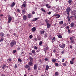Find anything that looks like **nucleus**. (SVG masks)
<instances>
[{"mask_svg": "<svg viewBox=\"0 0 76 76\" xmlns=\"http://www.w3.org/2000/svg\"><path fill=\"white\" fill-rule=\"evenodd\" d=\"M45 32V31H41L40 32V33L41 34H44Z\"/></svg>", "mask_w": 76, "mask_h": 76, "instance_id": "19", "label": "nucleus"}, {"mask_svg": "<svg viewBox=\"0 0 76 76\" xmlns=\"http://www.w3.org/2000/svg\"><path fill=\"white\" fill-rule=\"evenodd\" d=\"M18 61H19L20 63H21V62H22V60L20 58H18Z\"/></svg>", "mask_w": 76, "mask_h": 76, "instance_id": "31", "label": "nucleus"}, {"mask_svg": "<svg viewBox=\"0 0 76 76\" xmlns=\"http://www.w3.org/2000/svg\"><path fill=\"white\" fill-rule=\"evenodd\" d=\"M64 61V59H62V62H63Z\"/></svg>", "mask_w": 76, "mask_h": 76, "instance_id": "64", "label": "nucleus"}, {"mask_svg": "<svg viewBox=\"0 0 76 76\" xmlns=\"http://www.w3.org/2000/svg\"><path fill=\"white\" fill-rule=\"evenodd\" d=\"M21 54L22 56H24V55H25V53H24V52H22L21 53Z\"/></svg>", "mask_w": 76, "mask_h": 76, "instance_id": "33", "label": "nucleus"}, {"mask_svg": "<svg viewBox=\"0 0 76 76\" xmlns=\"http://www.w3.org/2000/svg\"><path fill=\"white\" fill-rule=\"evenodd\" d=\"M20 49V48H17L18 50H19Z\"/></svg>", "mask_w": 76, "mask_h": 76, "instance_id": "63", "label": "nucleus"}, {"mask_svg": "<svg viewBox=\"0 0 76 76\" xmlns=\"http://www.w3.org/2000/svg\"><path fill=\"white\" fill-rule=\"evenodd\" d=\"M39 18H34V20H35V21H36V20H38V19Z\"/></svg>", "mask_w": 76, "mask_h": 76, "instance_id": "41", "label": "nucleus"}, {"mask_svg": "<svg viewBox=\"0 0 76 76\" xmlns=\"http://www.w3.org/2000/svg\"><path fill=\"white\" fill-rule=\"evenodd\" d=\"M71 43H73V42H74V40H71Z\"/></svg>", "mask_w": 76, "mask_h": 76, "instance_id": "54", "label": "nucleus"}, {"mask_svg": "<svg viewBox=\"0 0 76 76\" xmlns=\"http://www.w3.org/2000/svg\"><path fill=\"white\" fill-rule=\"evenodd\" d=\"M48 4H46V5H46V7H48Z\"/></svg>", "mask_w": 76, "mask_h": 76, "instance_id": "53", "label": "nucleus"}, {"mask_svg": "<svg viewBox=\"0 0 76 76\" xmlns=\"http://www.w3.org/2000/svg\"><path fill=\"white\" fill-rule=\"evenodd\" d=\"M32 15H34V14H35V12H34V11H33L32 12Z\"/></svg>", "mask_w": 76, "mask_h": 76, "instance_id": "59", "label": "nucleus"}, {"mask_svg": "<svg viewBox=\"0 0 76 76\" xmlns=\"http://www.w3.org/2000/svg\"><path fill=\"white\" fill-rule=\"evenodd\" d=\"M60 47L61 48H64L65 47V46H66V45L64 44H62L60 45Z\"/></svg>", "mask_w": 76, "mask_h": 76, "instance_id": "4", "label": "nucleus"}, {"mask_svg": "<svg viewBox=\"0 0 76 76\" xmlns=\"http://www.w3.org/2000/svg\"><path fill=\"white\" fill-rule=\"evenodd\" d=\"M53 53H57V52L56 51V50H54L53 51Z\"/></svg>", "mask_w": 76, "mask_h": 76, "instance_id": "42", "label": "nucleus"}, {"mask_svg": "<svg viewBox=\"0 0 76 76\" xmlns=\"http://www.w3.org/2000/svg\"><path fill=\"white\" fill-rule=\"evenodd\" d=\"M37 48H37V47L36 46L34 47V50H37Z\"/></svg>", "mask_w": 76, "mask_h": 76, "instance_id": "40", "label": "nucleus"}, {"mask_svg": "<svg viewBox=\"0 0 76 76\" xmlns=\"http://www.w3.org/2000/svg\"><path fill=\"white\" fill-rule=\"evenodd\" d=\"M55 75L56 76H57V75H58V72H55Z\"/></svg>", "mask_w": 76, "mask_h": 76, "instance_id": "34", "label": "nucleus"}, {"mask_svg": "<svg viewBox=\"0 0 76 76\" xmlns=\"http://www.w3.org/2000/svg\"><path fill=\"white\" fill-rule=\"evenodd\" d=\"M31 53L32 54H35V50H32Z\"/></svg>", "mask_w": 76, "mask_h": 76, "instance_id": "25", "label": "nucleus"}, {"mask_svg": "<svg viewBox=\"0 0 76 76\" xmlns=\"http://www.w3.org/2000/svg\"><path fill=\"white\" fill-rule=\"evenodd\" d=\"M28 64L30 66H32V64H33V62H30L28 63Z\"/></svg>", "mask_w": 76, "mask_h": 76, "instance_id": "12", "label": "nucleus"}, {"mask_svg": "<svg viewBox=\"0 0 76 76\" xmlns=\"http://www.w3.org/2000/svg\"><path fill=\"white\" fill-rule=\"evenodd\" d=\"M26 19H27V17L25 15H24L23 16V19L24 20H26Z\"/></svg>", "mask_w": 76, "mask_h": 76, "instance_id": "10", "label": "nucleus"}, {"mask_svg": "<svg viewBox=\"0 0 76 76\" xmlns=\"http://www.w3.org/2000/svg\"><path fill=\"white\" fill-rule=\"evenodd\" d=\"M52 61L53 62V63H56V59H53L52 60Z\"/></svg>", "mask_w": 76, "mask_h": 76, "instance_id": "30", "label": "nucleus"}, {"mask_svg": "<svg viewBox=\"0 0 76 76\" xmlns=\"http://www.w3.org/2000/svg\"><path fill=\"white\" fill-rule=\"evenodd\" d=\"M25 67L26 69L28 68V70H31V67L28 65H26L25 66Z\"/></svg>", "mask_w": 76, "mask_h": 76, "instance_id": "3", "label": "nucleus"}, {"mask_svg": "<svg viewBox=\"0 0 76 76\" xmlns=\"http://www.w3.org/2000/svg\"><path fill=\"white\" fill-rule=\"evenodd\" d=\"M68 32L69 33H70V29L68 30Z\"/></svg>", "mask_w": 76, "mask_h": 76, "instance_id": "55", "label": "nucleus"}, {"mask_svg": "<svg viewBox=\"0 0 76 76\" xmlns=\"http://www.w3.org/2000/svg\"><path fill=\"white\" fill-rule=\"evenodd\" d=\"M47 28H50L51 26V24L49 23H47Z\"/></svg>", "mask_w": 76, "mask_h": 76, "instance_id": "7", "label": "nucleus"}, {"mask_svg": "<svg viewBox=\"0 0 76 76\" xmlns=\"http://www.w3.org/2000/svg\"><path fill=\"white\" fill-rule=\"evenodd\" d=\"M22 12L24 14V13H25V12H26V11H25V10H23L22 11Z\"/></svg>", "mask_w": 76, "mask_h": 76, "instance_id": "35", "label": "nucleus"}, {"mask_svg": "<svg viewBox=\"0 0 76 76\" xmlns=\"http://www.w3.org/2000/svg\"><path fill=\"white\" fill-rule=\"evenodd\" d=\"M58 38H62V36H61V35L59 34L58 36Z\"/></svg>", "mask_w": 76, "mask_h": 76, "instance_id": "27", "label": "nucleus"}, {"mask_svg": "<svg viewBox=\"0 0 76 76\" xmlns=\"http://www.w3.org/2000/svg\"><path fill=\"white\" fill-rule=\"evenodd\" d=\"M27 16L28 17L29 19H30V18H32V14H29L27 15Z\"/></svg>", "mask_w": 76, "mask_h": 76, "instance_id": "6", "label": "nucleus"}, {"mask_svg": "<svg viewBox=\"0 0 76 76\" xmlns=\"http://www.w3.org/2000/svg\"><path fill=\"white\" fill-rule=\"evenodd\" d=\"M29 60H30V61L31 62H33L34 59H33V58H32V57H30L29 58Z\"/></svg>", "mask_w": 76, "mask_h": 76, "instance_id": "8", "label": "nucleus"}, {"mask_svg": "<svg viewBox=\"0 0 76 76\" xmlns=\"http://www.w3.org/2000/svg\"><path fill=\"white\" fill-rule=\"evenodd\" d=\"M48 9H50L51 8V6H50L49 7H47Z\"/></svg>", "mask_w": 76, "mask_h": 76, "instance_id": "60", "label": "nucleus"}, {"mask_svg": "<svg viewBox=\"0 0 76 76\" xmlns=\"http://www.w3.org/2000/svg\"><path fill=\"white\" fill-rule=\"evenodd\" d=\"M28 25L30 27H31V26H32V25H31V24H29Z\"/></svg>", "mask_w": 76, "mask_h": 76, "instance_id": "49", "label": "nucleus"}, {"mask_svg": "<svg viewBox=\"0 0 76 76\" xmlns=\"http://www.w3.org/2000/svg\"><path fill=\"white\" fill-rule=\"evenodd\" d=\"M12 20V18L11 17H10V22H11V20Z\"/></svg>", "mask_w": 76, "mask_h": 76, "instance_id": "47", "label": "nucleus"}, {"mask_svg": "<svg viewBox=\"0 0 76 76\" xmlns=\"http://www.w3.org/2000/svg\"><path fill=\"white\" fill-rule=\"evenodd\" d=\"M32 32H35L36 31V28L35 27H34L31 28Z\"/></svg>", "mask_w": 76, "mask_h": 76, "instance_id": "11", "label": "nucleus"}, {"mask_svg": "<svg viewBox=\"0 0 76 76\" xmlns=\"http://www.w3.org/2000/svg\"><path fill=\"white\" fill-rule=\"evenodd\" d=\"M69 48H71V49H72V48H73V46L71 45H70L69 46Z\"/></svg>", "mask_w": 76, "mask_h": 76, "instance_id": "45", "label": "nucleus"}, {"mask_svg": "<svg viewBox=\"0 0 76 76\" xmlns=\"http://www.w3.org/2000/svg\"><path fill=\"white\" fill-rule=\"evenodd\" d=\"M42 44V41L40 42L39 44V45H41Z\"/></svg>", "mask_w": 76, "mask_h": 76, "instance_id": "32", "label": "nucleus"}, {"mask_svg": "<svg viewBox=\"0 0 76 76\" xmlns=\"http://www.w3.org/2000/svg\"><path fill=\"white\" fill-rule=\"evenodd\" d=\"M67 18L68 19V22H69L70 20V17L69 16H68L67 17Z\"/></svg>", "mask_w": 76, "mask_h": 76, "instance_id": "17", "label": "nucleus"}, {"mask_svg": "<svg viewBox=\"0 0 76 76\" xmlns=\"http://www.w3.org/2000/svg\"><path fill=\"white\" fill-rule=\"evenodd\" d=\"M33 37V36L32 35H30L29 36V38H30V39H32V38Z\"/></svg>", "mask_w": 76, "mask_h": 76, "instance_id": "24", "label": "nucleus"}, {"mask_svg": "<svg viewBox=\"0 0 76 76\" xmlns=\"http://www.w3.org/2000/svg\"><path fill=\"white\" fill-rule=\"evenodd\" d=\"M73 61H70V63L71 64H73Z\"/></svg>", "mask_w": 76, "mask_h": 76, "instance_id": "48", "label": "nucleus"}, {"mask_svg": "<svg viewBox=\"0 0 76 76\" xmlns=\"http://www.w3.org/2000/svg\"><path fill=\"white\" fill-rule=\"evenodd\" d=\"M72 0H69L68 1V2L69 3H72Z\"/></svg>", "mask_w": 76, "mask_h": 76, "instance_id": "36", "label": "nucleus"}, {"mask_svg": "<svg viewBox=\"0 0 76 76\" xmlns=\"http://www.w3.org/2000/svg\"><path fill=\"white\" fill-rule=\"evenodd\" d=\"M63 64L64 65V66H66V64L65 63H64Z\"/></svg>", "mask_w": 76, "mask_h": 76, "instance_id": "57", "label": "nucleus"}, {"mask_svg": "<svg viewBox=\"0 0 76 76\" xmlns=\"http://www.w3.org/2000/svg\"><path fill=\"white\" fill-rule=\"evenodd\" d=\"M6 67V64H4L2 66V69L3 70H4Z\"/></svg>", "mask_w": 76, "mask_h": 76, "instance_id": "5", "label": "nucleus"}, {"mask_svg": "<svg viewBox=\"0 0 76 76\" xmlns=\"http://www.w3.org/2000/svg\"><path fill=\"white\" fill-rule=\"evenodd\" d=\"M55 65L56 66H58V63H55Z\"/></svg>", "mask_w": 76, "mask_h": 76, "instance_id": "38", "label": "nucleus"}, {"mask_svg": "<svg viewBox=\"0 0 76 76\" xmlns=\"http://www.w3.org/2000/svg\"><path fill=\"white\" fill-rule=\"evenodd\" d=\"M70 40H73V37H72L70 38Z\"/></svg>", "mask_w": 76, "mask_h": 76, "instance_id": "37", "label": "nucleus"}, {"mask_svg": "<svg viewBox=\"0 0 76 76\" xmlns=\"http://www.w3.org/2000/svg\"><path fill=\"white\" fill-rule=\"evenodd\" d=\"M61 24H63V21H61L59 22V25H61Z\"/></svg>", "mask_w": 76, "mask_h": 76, "instance_id": "22", "label": "nucleus"}, {"mask_svg": "<svg viewBox=\"0 0 76 76\" xmlns=\"http://www.w3.org/2000/svg\"><path fill=\"white\" fill-rule=\"evenodd\" d=\"M56 41V38L55 37H53V38L52 39V42H54V41Z\"/></svg>", "mask_w": 76, "mask_h": 76, "instance_id": "15", "label": "nucleus"}, {"mask_svg": "<svg viewBox=\"0 0 76 76\" xmlns=\"http://www.w3.org/2000/svg\"><path fill=\"white\" fill-rule=\"evenodd\" d=\"M22 7H26V3L25 4H23V5H22Z\"/></svg>", "mask_w": 76, "mask_h": 76, "instance_id": "26", "label": "nucleus"}, {"mask_svg": "<svg viewBox=\"0 0 76 76\" xmlns=\"http://www.w3.org/2000/svg\"><path fill=\"white\" fill-rule=\"evenodd\" d=\"M14 67L15 69H16V68H17V64H15Z\"/></svg>", "mask_w": 76, "mask_h": 76, "instance_id": "46", "label": "nucleus"}, {"mask_svg": "<svg viewBox=\"0 0 76 76\" xmlns=\"http://www.w3.org/2000/svg\"><path fill=\"white\" fill-rule=\"evenodd\" d=\"M74 60H75V58H74L72 60V61H73Z\"/></svg>", "mask_w": 76, "mask_h": 76, "instance_id": "58", "label": "nucleus"}, {"mask_svg": "<svg viewBox=\"0 0 76 76\" xmlns=\"http://www.w3.org/2000/svg\"><path fill=\"white\" fill-rule=\"evenodd\" d=\"M34 70H36V69H37V64H36L34 65Z\"/></svg>", "mask_w": 76, "mask_h": 76, "instance_id": "13", "label": "nucleus"}, {"mask_svg": "<svg viewBox=\"0 0 76 76\" xmlns=\"http://www.w3.org/2000/svg\"><path fill=\"white\" fill-rule=\"evenodd\" d=\"M58 15V14H55L54 15V16H57V15Z\"/></svg>", "mask_w": 76, "mask_h": 76, "instance_id": "52", "label": "nucleus"}, {"mask_svg": "<svg viewBox=\"0 0 76 76\" xmlns=\"http://www.w3.org/2000/svg\"><path fill=\"white\" fill-rule=\"evenodd\" d=\"M1 37H4V33H3V32H1L0 33Z\"/></svg>", "mask_w": 76, "mask_h": 76, "instance_id": "14", "label": "nucleus"}, {"mask_svg": "<svg viewBox=\"0 0 76 76\" xmlns=\"http://www.w3.org/2000/svg\"><path fill=\"white\" fill-rule=\"evenodd\" d=\"M45 50H48V47L47 46H46V48H45Z\"/></svg>", "mask_w": 76, "mask_h": 76, "instance_id": "56", "label": "nucleus"}, {"mask_svg": "<svg viewBox=\"0 0 76 76\" xmlns=\"http://www.w3.org/2000/svg\"><path fill=\"white\" fill-rule=\"evenodd\" d=\"M48 59L47 58H45V60L46 61H48Z\"/></svg>", "mask_w": 76, "mask_h": 76, "instance_id": "50", "label": "nucleus"}, {"mask_svg": "<svg viewBox=\"0 0 76 76\" xmlns=\"http://www.w3.org/2000/svg\"><path fill=\"white\" fill-rule=\"evenodd\" d=\"M37 39L38 40H41V37L40 36H38L37 37Z\"/></svg>", "mask_w": 76, "mask_h": 76, "instance_id": "16", "label": "nucleus"}, {"mask_svg": "<svg viewBox=\"0 0 76 76\" xmlns=\"http://www.w3.org/2000/svg\"><path fill=\"white\" fill-rule=\"evenodd\" d=\"M45 22L46 23H48V20L46 19L45 20Z\"/></svg>", "mask_w": 76, "mask_h": 76, "instance_id": "51", "label": "nucleus"}, {"mask_svg": "<svg viewBox=\"0 0 76 76\" xmlns=\"http://www.w3.org/2000/svg\"><path fill=\"white\" fill-rule=\"evenodd\" d=\"M16 44V42L15 40H12L10 44V46L12 47Z\"/></svg>", "mask_w": 76, "mask_h": 76, "instance_id": "2", "label": "nucleus"}, {"mask_svg": "<svg viewBox=\"0 0 76 76\" xmlns=\"http://www.w3.org/2000/svg\"><path fill=\"white\" fill-rule=\"evenodd\" d=\"M71 10V9L70 7H68L66 9V14L67 15H68L69 16L70 15V13H69V12H70V11Z\"/></svg>", "mask_w": 76, "mask_h": 76, "instance_id": "1", "label": "nucleus"}, {"mask_svg": "<svg viewBox=\"0 0 76 76\" xmlns=\"http://www.w3.org/2000/svg\"><path fill=\"white\" fill-rule=\"evenodd\" d=\"M16 51L15 50H13V53H16Z\"/></svg>", "mask_w": 76, "mask_h": 76, "instance_id": "43", "label": "nucleus"}, {"mask_svg": "<svg viewBox=\"0 0 76 76\" xmlns=\"http://www.w3.org/2000/svg\"><path fill=\"white\" fill-rule=\"evenodd\" d=\"M15 6V3L13 2L11 4V5L10 6L11 7H13Z\"/></svg>", "mask_w": 76, "mask_h": 76, "instance_id": "9", "label": "nucleus"}, {"mask_svg": "<svg viewBox=\"0 0 76 76\" xmlns=\"http://www.w3.org/2000/svg\"><path fill=\"white\" fill-rule=\"evenodd\" d=\"M40 9L41 10H42V12H46L44 9L43 8H41Z\"/></svg>", "mask_w": 76, "mask_h": 76, "instance_id": "18", "label": "nucleus"}, {"mask_svg": "<svg viewBox=\"0 0 76 76\" xmlns=\"http://www.w3.org/2000/svg\"><path fill=\"white\" fill-rule=\"evenodd\" d=\"M8 22L9 23H10V15H9L8 17Z\"/></svg>", "mask_w": 76, "mask_h": 76, "instance_id": "20", "label": "nucleus"}, {"mask_svg": "<svg viewBox=\"0 0 76 76\" xmlns=\"http://www.w3.org/2000/svg\"><path fill=\"white\" fill-rule=\"evenodd\" d=\"M17 10L18 12L19 13H20V10H19V9H18Z\"/></svg>", "mask_w": 76, "mask_h": 76, "instance_id": "29", "label": "nucleus"}, {"mask_svg": "<svg viewBox=\"0 0 76 76\" xmlns=\"http://www.w3.org/2000/svg\"><path fill=\"white\" fill-rule=\"evenodd\" d=\"M0 40H1V42H2L4 40V39L2 38H1Z\"/></svg>", "mask_w": 76, "mask_h": 76, "instance_id": "39", "label": "nucleus"}, {"mask_svg": "<svg viewBox=\"0 0 76 76\" xmlns=\"http://www.w3.org/2000/svg\"><path fill=\"white\" fill-rule=\"evenodd\" d=\"M48 14L49 15H50L51 14V12H49L48 13Z\"/></svg>", "mask_w": 76, "mask_h": 76, "instance_id": "61", "label": "nucleus"}, {"mask_svg": "<svg viewBox=\"0 0 76 76\" xmlns=\"http://www.w3.org/2000/svg\"><path fill=\"white\" fill-rule=\"evenodd\" d=\"M45 38L47 37V35L46 34H45Z\"/></svg>", "mask_w": 76, "mask_h": 76, "instance_id": "44", "label": "nucleus"}, {"mask_svg": "<svg viewBox=\"0 0 76 76\" xmlns=\"http://www.w3.org/2000/svg\"><path fill=\"white\" fill-rule=\"evenodd\" d=\"M71 26V27H74V23H72L70 24Z\"/></svg>", "mask_w": 76, "mask_h": 76, "instance_id": "23", "label": "nucleus"}, {"mask_svg": "<svg viewBox=\"0 0 76 76\" xmlns=\"http://www.w3.org/2000/svg\"><path fill=\"white\" fill-rule=\"evenodd\" d=\"M49 69V66H48V65H47L46 66V70H48Z\"/></svg>", "mask_w": 76, "mask_h": 76, "instance_id": "21", "label": "nucleus"}, {"mask_svg": "<svg viewBox=\"0 0 76 76\" xmlns=\"http://www.w3.org/2000/svg\"><path fill=\"white\" fill-rule=\"evenodd\" d=\"M60 15H59V14H58V15H57V17H56V18L58 19V18H60Z\"/></svg>", "mask_w": 76, "mask_h": 76, "instance_id": "28", "label": "nucleus"}, {"mask_svg": "<svg viewBox=\"0 0 76 76\" xmlns=\"http://www.w3.org/2000/svg\"><path fill=\"white\" fill-rule=\"evenodd\" d=\"M61 53L62 54H64V51H62V52H61Z\"/></svg>", "mask_w": 76, "mask_h": 76, "instance_id": "62", "label": "nucleus"}]
</instances>
